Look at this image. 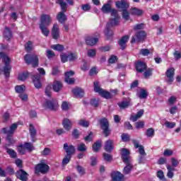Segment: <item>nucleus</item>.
Here are the masks:
<instances>
[{
  "mask_svg": "<svg viewBox=\"0 0 181 181\" xmlns=\"http://www.w3.org/2000/svg\"><path fill=\"white\" fill-rule=\"evenodd\" d=\"M25 49L26 52H31V50L33 49V44L31 42V41H28L25 44Z\"/></svg>",
  "mask_w": 181,
  "mask_h": 181,
  "instance_id": "49530a36",
  "label": "nucleus"
},
{
  "mask_svg": "<svg viewBox=\"0 0 181 181\" xmlns=\"http://www.w3.org/2000/svg\"><path fill=\"white\" fill-rule=\"evenodd\" d=\"M54 56H56V54L53 51L50 49L47 50V57L48 59H52V57H54Z\"/></svg>",
  "mask_w": 181,
  "mask_h": 181,
  "instance_id": "338daca9",
  "label": "nucleus"
},
{
  "mask_svg": "<svg viewBox=\"0 0 181 181\" xmlns=\"http://www.w3.org/2000/svg\"><path fill=\"white\" fill-rule=\"evenodd\" d=\"M29 76H30V73L23 72V74L18 75V80H20V81H25V80H26Z\"/></svg>",
  "mask_w": 181,
  "mask_h": 181,
  "instance_id": "e433bc0d",
  "label": "nucleus"
},
{
  "mask_svg": "<svg viewBox=\"0 0 181 181\" xmlns=\"http://www.w3.org/2000/svg\"><path fill=\"white\" fill-rule=\"evenodd\" d=\"M16 177H18V179H20V180L28 181V175L25 170L22 169L19 170L17 173H16Z\"/></svg>",
  "mask_w": 181,
  "mask_h": 181,
  "instance_id": "2eb2a0df",
  "label": "nucleus"
},
{
  "mask_svg": "<svg viewBox=\"0 0 181 181\" xmlns=\"http://www.w3.org/2000/svg\"><path fill=\"white\" fill-rule=\"evenodd\" d=\"M139 153L140 156H146V152H145V148L144 146H140L139 148Z\"/></svg>",
  "mask_w": 181,
  "mask_h": 181,
  "instance_id": "680f3d73",
  "label": "nucleus"
},
{
  "mask_svg": "<svg viewBox=\"0 0 181 181\" xmlns=\"http://www.w3.org/2000/svg\"><path fill=\"white\" fill-rule=\"evenodd\" d=\"M121 155H122V159L123 160L124 163H127V162L132 161L131 160V156L129 153V150L127 148H122L121 149Z\"/></svg>",
  "mask_w": 181,
  "mask_h": 181,
  "instance_id": "f8f14e48",
  "label": "nucleus"
},
{
  "mask_svg": "<svg viewBox=\"0 0 181 181\" xmlns=\"http://www.w3.org/2000/svg\"><path fill=\"white\" fill-rule=\"evenodd\" d=\"M145 39H146V32L140 30L136 33L132 37L131 43H141V42H144Z\"/></svg>",
  "mask_w": 181,
  "mask_h": 181,
  "instance_id": "0eeeda50",
  "label": "nucleus"
},
{
  "mask_svg": "<svg viewBox=\"0 0 181 181\" xmlns=\"http://www.w3.org/2000/svg\"><path fill=\"white\" fill-rule=\"evenodd\" d=\"M40 74H36L33 76V83L35 88H40L42 87V83L40 82Z\"/></svg>",
  "mask_w": 181,
  "mask_h": 181,
  "instance_id": "aec40b11",
  "label": "nucleus"
},
{
  "mask_svg": "<svg viewBox=\"0 0 181 181\" xmlns=\"http://www.w3.org/2000/svg\"><path fill=\"white\" fill-rule=\"evenodd\" d=\"M126 166L123 169L124 175H129L132 169H134V165H132V161H127L124 163Z\"/></svg>",
  "mask_w": 181,
  "mask_h": 181,
  "instance_id": "6ab92c4d",
  "label": "nucleus"
},
{
  "mask_svg": "<svg viewBox=\"0 0 181 181\" xmlns=\"http://www.w3.org/2000/svg\"><path fill=\"white\" fill-rule=\"evenodd\" d=\"M100 148H101V141H98L93 144V151L94 152H98L100 151Z\"/></svg>",
  "mask_w": 181,
  "mask_h": 181,
  "instance_id": "79ce46f5",
  "label": "nucleus"
},
{
  "mask_svg": "<svg viewBox=\"0 0 181 181\" xmlns=\"http://www.w3.org/2000/svg\"><path fill=\"white\" fill-rule=\"evenodd\" d=\"M24 148L28 151V152H32V151H33L35 149V147L33 146V144L32 143H25L24 144H23Z\"/></svg>",
  "mask_w": 181,
  "mask_h": 181,
  "instance_id": "a19ab883",
  "label": "nucleus"
},
{
  "mask_svg": "<svg viewBox=\"0 0 181 181\" xmlns=\"http://www.w3.org/2000/svg\"><path fill=\"white\" fill-rule=\"evenodd\" d=\"M112 181H125L124 174L119 171H115L111 174Z\"/></svg>",
  "mask_w": 181,
  "mask_h": 181,
  "instance_id": "ddd939ff",
  "label": "nucleus"
},
{
  "mask_svg": "<svg viewBox=\"0 0 181 181\" xmlns=\"http://www.w3.org/2000/svg\"><path fill=\"white\" fill-rule=\"evenodd\" d=\"M40 29L42 35H44V36H45L46 37H47V36H49V35H50V30H49L48 26L40 25Z\"/></svg>",
  "mask_w": 181,
  "mask_h": 181,
  "instance_id": "c756f323",
  "label": "nucleus"
},
{
  "mask_svg": "<svg viewBox=\"0 0 181 181\" xmlns=\"http://www.w3.org/2000/svg\"><path fill=\"white\" fill-rule=\"evenodd\" d=\"M93 87L95 93H98V94H100L103 90L101 88V87H100V83L98 81L93 83Z\"/></svg>",
  "mask_w": 181,
  "mask_h": 181,
  "instance_id": "ea45409f",
  "label": "nucleus"
},
{
  "mask_svg": "<svg viewBox=\"0 0 181 181\" xmlns=\"http://www.w3.org/2000/svg\"><path fill=\"white\" fill-rule=\"evenodd\" d=\"M167 169H168L167 176L170 179H172V177H173V176H175V173H173V172H175V168L172 167V165H168Z\"/></svg>",
  "mask_w": 181,
  "mask_h": 181,
  "instance_id": "72a5a7b5",
  "label": "nucleus"
},
{
  "mask_svg": "<svg viewBox=\"0 0 181 181\" xmlns=\"http://www.w3.org/2000/svg\"><path fill=\"white\" fill-rule=\"evenodd\" d=\"M146 135L148 138H152L155 135V130L152 128L148 129L146 130Z\"/></svg>",
  "mask_w": 181,
  "mask_h": 181,
  "instance_id": "de8ad7c7",
  "label": "nucleus"
},
{
  "mask_svg": "<svg viewBox=\"0 0 181 181\" xmlns=\"http://www.w3.org/2000/svg\"><path fill=\"white\" fill-rule=\"evenodd\" d=\"M52 49L57 50V52H63V50H64V46L60 44L54 45L52 46Z\"/></svg>",
  "mask_w": 181,
  "mask_h": 181,
  "instance_id": "37998d69",
  "label": "nucleus"
},
{
  "mask_svg": "<svg viewBox=\"0 0 181 181\" xmlns=\"http://www.w3.org/2000/svg\"><path fill=\"white\" fill-rule=\"evenodd\" d=\"M95 54H97V51L95 49L88 50V57H95Z\"/></svg>",
  "mask_w": 181,
  "mask_h": 181,
  "instance_id": "bf43d9fd",
  "label": "nucleus"
},
{
  "mask_svg": "<svg viewBox=\"0 0 181 181\" xmlns=\"http://www.w3.org/2000/svg\"><path fill=\"white\" fill-rule=\"evenodd\" d=\"M18 152L21 154V155H25V153H26V148H25V146H23V144L20 145L18 148Z\"/></svg>",
  "mask_w": 181,
  "mask_h": 181,
  "instance_id": "5fc2aeb1",
  "label": "nucleus"
},
{
  "mask_svg": "<svg viewBox=\"0 0 181 181\" xmlns=\"http://www.w3.org/2000/svg\"><path fill=\"white\" fill-rule=\"evenodd\" d=\"M69 103L66 101L62 102V111H69Z\"/></svg>",
  "mask_w": 181,
  "mask_h": 181,
  "instance_id": "0e129e2a",
  "label": "nucleus"
},
{
  "mask_svg": "<svg viewBox=\"0 0 181 181\" xmlns=\"http://www.w3.org/2000/svg\"><path fill=\"white\" fill-rule=\"evenodd\" d=\"M99 124L101 129L103 131L105 136H110V135H111V129H110V122L108 119L105 117L101 118L99 119Z\"/></svg>",
  "mask_w": 181,
  "mask_h": 181,
  "instance_id": "20e7f679",
  "label": "nucleus"
},
{
  "mask_svg": "<svg viewBox=\"0 0 181 181\" xmlns=\"http://www.w3.org/2000/svg\"><path fill=\"white\" fill-rule=\"evenodd\" d=\"M67 56H68V60L69 62H74V60L77 59V55L76 54L71 53Z\"/></svg>",
  "mask_w": 181,
  "mask_h": 181,
  "instance_id": "4d7b16f0",
  "label": "nucleus"
},
{
  "mask_svg": "<svg viewBox=\"0 0 181 181\" xmlns=\"http://www.w3.org/2000/svg\"><path fill=\"white\" fill-rule=\"evenodd\" d=\"M25 86L24 85L21 86H16L15 88V90L16 93H18V94H22V93H25Z\"/></svg>",
  "mask_w": 181,
  "mask_h": 181,
  "instance_id": "c03bdc74",
  "label": "nucleus"
},
{
  "mask_svg": "<svg viewBox=\"0 0 181 181\" xmlns=\"http://www.w3.org/2000/svg\"><path fill=\"white\" fill-rule=\"evenodd\" d=\"M112 1L109 0L107 3L105 4L101 8L102 12L103 13H111V18L110 19V22L107 23L106 29L105 30V35L107 39H110L112 36V31L110 30L112 26H117L119 23V19H121V16L118 14V11L115 10V8H112L111 6V4Z\"/></svg>",
  "mask_w": 181,
  "mask_h": 181,
  "instance_id": "f257e3e1",
  "label": "nucleus"
},
{
  "mask_svg": "<svg viewBox=\"0 0 181 181\" xmlns=\"http://www.w3.org/2000/svg\"><path fill=\"white\" fill-rule=\"evenodd\" d=\"M146 64L145 62H139L136 64V69L138 73H144L146 70Z\"/></svg>",
  "mask_w": 181,
  "mask_h": 181,
  "instance_id": "4be33fe9",
  "label": "nucleus"
},
{
  "mask_svg": "<svg viewBox=\"0 0 181 181\" xmlns=\"http://www.w3.org/2000/svg\"><path fill=\"white\" fill-rule=\"evenodd\" d=\"M165 77L168 78L166 81L168 84H172L175 77V68H168L165 72Z\"/></svg>",
  "mask_w": 181,
  "mask_h": 181,
  "instance_id": "1a4fd4ad",
  "label": "nucleus"
},
{
  "mask_svg": "<svg viewBox=\"0 0 181 181\" xmlns=\"http://www.w3.org/2000/svg\"><path fill=\"white\" fill-rule=\"evenodd\" d=\"M49 168L47 164L40 163L35 167V173H42L43 175H45V173H47V172H49Z\"/></svg>",
  "mask_w": 181,
  "mask_h": 181,
  "instance_id": "9d476101",
  "label": "nucleus"
},
{
  "mask_svg": "<svg viewBox=\"0 0 181 181\" xmlns=\"http://www.w3.org/2000/svg\"><path fill=\"white\" fill-rule=\"evenodd\" d=\"M52 88L55 93H59L63 88V83L59 81H55L53 83Z\"/></svg>",
  "mask_w": 181,
  "mask_h": 181,
  "instance_id": "393cba45",
  "label": "nucleus"
},
{
  "mask_svg": "<svg viewBox=\"0 0 181 181\" xmlns=\"http://www.w3.org/2000/svg\"><path fill=\"white\" fill-rule=\"evenodd\" d=\"M99 94L103 97V98H106L107 100L111 98V93L104 89H103V90Z\"/></svg>",
  "mask_w": 181,
  "mask_h": 181,
  "instance_id": "4c0bfd02",
  "label": "nucleus"
},
{
  "mask_svg": "<svg viewBox=\"0 0 181 181\" xmlns=\"http://www.w3.org/2000/svg\"><path fill=\"white\" fill-rule=\"evenodd\" d=\"M52 23V17H50L49 15L47 14H43L41 16L40 18V25L43 26H50V24Z\"/></svg>",
  "mask_w": 181,
  "mask_h": 181,
  "instance_id": "9b49d317",
  "label": "nucleus"
},
{
  "mask_svg": "<svg viewBox=\"0 0 181 181\" xmlns=\"http://www.w3.org/2000/svg\"><path fill=\"white\" fill-rule=\"evenodd\" d=\"M24 60L27 64H32L33 67H37L39 66V57L36 54H25Z\"/></svg>",
  "mask_w": 181,
  "mask_h": 181,
  "instance_id": "39448f33",
  "label": "nucleus"
},
{
  "mask_svg": "<svg viewBox=\"0 0 181 181\" xmlns=\"http://www.w3.org/2000/svg\"><path fill=\"white\" fill-rule=\"evenodd\" d=\"M57 4L60 5L62 11L58 13L57 20L58 22H59V23H65L66 21H67V16L64 14V12H67V3H66L64 0H57Z\"/></svg>",
  "mask_w": 181,
  "mask_h": 181,
  "instance_id": "f03ea898",
  "label": "nucleus"
},
{
  "mask_svg": "<svg viewBox=\"0 0 181 181\" xmlns=\"http://www.w3.org/2000/svg\"><path fill=\"white\" fill-rule=\"evenodd\" d=\"M43 106L51 111H57V109L59 108V102H57V100L56 99H52L47 100Z\"/></svg>",
  "mask_w": 181,
  "mask_h": 181,
  "instance_id": "6e6552de",
  "label": "nucleus"
},
{
  "mask_svg": "<svg viewBox=\"0 0 181 181\" xmlns=\"http://www.w3.org/2000/svg\"><path fill=\"white\" fill-rule=\"evenodd\" d=\"M129 40V36L124 35L123 37L121 38V40L119 42V45L122 49V50H124L125 47H127V43Z\"/></svg>",
  "mask_w": 181,
  "mask_h": 181,
  "instance_id": "b1692460",
  "label": "nucleus"
},
{
  "mask_svg": "<svg viewBox=\"0 0 181 181\" xmlns=\"http://www.w3.org/2000/svg\"><path fill=\"white\" fill-rule=\"evenodd\" d=\"M76 169H77L78 173H79L81 176L86 175V169H84V168H83L81 165H78L76 167Z\"/></svg>",
  "mask_w": 181,
  "mask_h": 181,
  "instance_id": "8fccbe9b",
  "label": "nucleus"
},
{
  "mask_svg": "<svg viewBox=\"0 0 181 181\" xmlns=\"http://www.w3.org/2000/svg\"><path fill=\"white\" fill-rule=\"evenodd\" d=\"M52 36L53 39L57 40L59 37V25L54 24L52 29Z\"/></svg>",
  "mask_w": 181,
  "mask_h": 181,
  "instance_id": "412c9836",
  "label": "nucleus"
},
{
  "mask_svg": "<svg viewBox=\"0 0 181 181\" xmlns=\"http://www.w3.org/2000/svg\"><path fill=\"white\" fill-rule=\"evenodd\" d=\"M116 6L117 8H120L121 9H127V8H129V3L126 0H120L116 1Z\"/></svg>",
  "mask_w": 181,
  "mask_h": 181,
  "instance_id": "a211bd4d",
  "label": "nucleus"
},
{
  "mask_svg": "<svg viewBox=\"0 0 181 181\" xmlns=\"http://www.w3.org/2000/svg\"><path fill=\"white\" fill-rule=\"evenodd\" d=\"M114 141L112 140H107L105 144V151L106 152H111L114 149V146H112Z\"/></svg>",
  "mask_w": 181,
  "mask_h": 181,
  "instance_id": "cd10ccee",
  "label": "nucleus"
},
{
  "mask_svg": "<svg viewBox=\"0 0 181 181\" xmlns=\"http://www.w3.org/2000/svg\"><path fill=\"white\" fill-rule=\"evenodd\" d=\"M151 54V50L148 49H141L140 50V54H142V56H149Z\"/></svg>",
  "mask_w": 181,
  "mask_h": 181,
  "instance_id": "13d9d810",
  "label": "nucleus"
},
{
  "mask_svg": "<svg viewBox=\"0 0 181 181\" xmlns=\"http://www.w3.org/2000/svg\"><path fill=\"white\" fill-rule=\"evenodd\" d=\"M64 149L65 152L66 153V155H69V156H71L74 152H76V148H74V146L69 145L67 143H65L64 144Z\"/></svg>",
  "mask_w": 181,
  "mask_h": 181,
  "instance_id": "dca6fc26",
  "label": "nucleus"
},
{
  "mask_svg": "<svg viewBox=\"0 0 181 181\" xmlns=\"http://www.w3.org/2000/svg\"><path fill=\"white\" fill-rule=\"evenodd\" d=\"M156 176L160 180H165V174L162 170L157 171Z\"/></svg>",
  "mask_w": 181,
  "mask_h": 181,
  "instance_id": "603ef678",
  "label": "nucleus"
},
{
  "mask_svg": "<svg viewBox=\"0 0 181 181\" xmlns=\"http://www.w3.org/2000/svg\"><path fill=\"white\" fill-rule=\"evenodd\" d=\"M76 149L78 152H86L87 146L84 143H80L77 145Z\"/></svg>",
  "mask_w": 181,
  "mask_h": 181,
  "instance_id": "c9c22d12",
  "label": "nucleus"
},
{
  "mask_svg": "<svg viewBox=\"0 0 181 181\" xmlns=\"http://www.w3.org/2000/svg\"><path fill=\"white\" fill-rule=\"evenodd\" d=\"M130 13H131V15L141 16V15H142V13H144V11H142V10H140V9L134 7V8H132L130 9Z\"/></svg>",
  "mask_w": 181,
  "mask_h": 181,
  "instance_id": "473e14b6",
  "label": "nucleus"
},
{
  "mask_svg": "<svg viewBox=\"0 0 181 181\" xmlns=\"http://www.w3.org/2000/svg\"><path fill=\"white\" fill-rule=\"evenodd\" d=\"M119 108H128L131 105V98H127L118 104Z\"/></svg>",
  "mask_w": 181,
  "mask_h": 181,
  "instance_id": "a878e982",
  "label": "nucleus"
},
{
  "mask_svg": "<svg viewBox=\"0 0 181 181\" xmlns=\"http://www.w3.org/2000/svg\"><path fill=\"white\" fill-rule=\"evenodd\" d=\"M148 97V92L145 89H141L139 93V98L144 100Z\"/></svg>",
  "mask_w": 181,
  "mask_h": 181,
  "instance_id": "58836bf2",
  "label": "nucleus"
},
{
  "mask_svg": "<svg viewBox=\"0 0 181 181\" xmlns=\"http://www.w3.org/2000/svg\"><path fill=\"white\" fill-rule=\"evenodd\" d=\"M73 76H74V71H69L65 73V82L68 84H74V81H76V80L74 78H72Z\"/></svg>",
  "mask_w": 181,
  "mask_h": 181,
  "instance_id": "4468645a",
  "label": "nucleus"
},
{
  "mask_svg": "<svg viewBox=\"0 0 181 181\" xmlns=\"http://www.w3.org/2000/svg\"><path fill=\"white\" fill-rule=\"evenodd\" d=\"M17 128H18V124L14 123L11 125L9 129L8 128H3V129H2L4 134H7L6 139L8 142V144H7L8 148H9V146H11V145H13V144H15V140H13V139H12V135H13V134H15V131H16Z\"/></svg>",
  "mask_w": 181,
  "mask_h": 181,
  "instance_id": "7ed1b4c3",
  "label": "nucleus"
},
{
  "mask_svg": "<svg viewBox=\"0 0 181 181\" xmlns=\"http://www.w3.org/2000/svg\"><path fill=\"white\" fill-rule=\"evenodd\" d=\"M3 148L4 149H6V153H8V155H9L10 158H12L13 159L16 158L17 156V153L16 151H15L12 148H9V147H8V144H5Z\"/></svg>",
  "mask_w": 181,
  "mask_h": 181,
  "instance_id": "5701e85b",
  "label": "nucleus"
},
{
  "mask_svg": "<svg viewBox=\"0 0 181 181\" xmlns=\"http://www.w3.org/2000/svg\"><path fill=\"white\" fill-rule=\"evenodd\" d=\"M4 36L5 39H6L7 40H9V39L12 37V33L11 32V30L9 29V28L8 27L5 28Z\"/></svg>",
  "mask_w": 181,
  "mask_h": 181,
  "instance_id": "f704fd0d",
  "label": "nucleus"
},
{
  "mask_svg": "<svg viewBox=\"0 0 181 181\" xmlns=\"http://www.w3.org/2000/svg\"><path fill=\"white\" fill-rule=\"evenodd\" d=\"M144 26L145 24L144 23L136 24L134 26V30H141V29H144Z\"/></svg>",
  "mask_w": 181,
  "mask_h": 181,
  "instance_id": "69168bd1",
  "label": "nucleus"
},
{
  "mask_svg": "<svg viewBox=\"0 0 181 181\" xmlns=\"http://www.w3.org/2000/svg\"><path fill=\"white\" fill-rule=\"evenodd\" d=\"M172 155H173V151L169 148L165 149L163 152L164 156H172Z\"/></svg>",
  "mask_w": 181,
  "mask_h": 181,
  "instance_id": "e2e57ef3",
  "label": "nucleus"
},
{
  "mask_svg": "<svg viewBox=\"0 0 181 181\" xmlns=\"http://www.w3.org/2000/svg\"><path fill=\"white\" fill-rule=\"evenodd\" d=\"M78 125H81V127H85L87 128V127H88L89 123L88 122L84 120V119H81L78 122Z\"/></svg>",
  "mask_w": 181,
  "mask_h": 181,
  "instance_id": "774afa93",
  "label": "nucleus"
},
{
  "mask_svg": "<svg viewBox=\"0 0 181 181\" xmlns=\"http://www.w3.org/2000/svg\"><path fill=\"white\" fill-rule=\"evenodd\" d=\"M71 159V156L66 155L65 157L62 160L63 166H66V165H67V163H69L70 162Z\"/></svg>",
  "mask_w": 181,
  "mask_h": 181,
  "instance_id": "09e8293b",
  "label": "nucleus"
},
{
  "mask_svg": "<svg viewBox=\"0 0 181 181\" xmlns=\"http://www.w3.org/2000/svg\"><path fill=\"white\" fill-rule=\"evenodd\" d=\"M0 59H3L5 66L4 68V73L6 77H9V74H11V66H9V62H11V59L4 54V52H0Z\"/></svg>",
  "mask_w": 181,
  "mask_h": 181,
  "instance_id": "423d86ee",
  "label": "nucleus"
},
{
  "mask_svg": "<svg viewBox=\"0 0 181 181\" xmlns=\"http://www.w3.org/2000/svg\"><path fill=\"white\" fill-rule=\"evenodd\" d=\"M50 153H52V150L49 148H45L41 151V155H42V156H48Z\"/></svg>",
  "mask_w": 181,
  "mask_h": 181,
  "instance_id": "864d4df0",
  "label": "nucleus"
},
{
  "mask_svg": "<svg viewBox=\"0 0 181 181\" xmlns=\"http://www.w3.org/2000/svg\"><path fill=\"white\" fill-rule=\"evenodd\" d=\"M45 94L47 95V97L52 96V86H47L45 88Z\"/></svg>",
  "mask_w": 181,
  "mask_h": 181,
  "instance_id": "052dcab7",
  "label": "nucleus"
},
{
  "mask_svg": "<svg viewBox=\"0 0 181 181\" xmlns=\"http://www.w3.org/2000/svg\"><path fill=\"white\" fill-rule=\"evenodd\" d=\"M62 125L66 131H70L73 128V122L67 118L63 119Z\"/></svg>",
  "mask_w": 181,
  "mask_h": 181,
  "instance_id": "f3484780",
  "label": "nucleus"
},
{
  "mask_svg": "<svg viewBox=\"0 0 181 181\" xmlns=\"http://www.w3.org/2000/svg\"><path fill=\"white\" fill-rule=\"evenodd\" d=\"M122 18L124 21H129V12L127 9L123 10Z\"/></svg>",
  "mask_w": 181,
  "mask_h": 181,
  "instance_id": "3c124183",
  "label": "nucleus"
},
{
  "mask_svg": "<svg viewBox=\"0 0 181 181\" xmlns=\"http://www.w3.org/2000/svg\"><path fill=\"white\" fill-rule=\"evenodd\" d=\"M29 132H30V135L33 141L37 134V132L36 131V129H35V127H33V124H32L29 125Z\"/></svg>",
  "mask_w": 181,
  "mask_h": 181,
  "instance_id": "2f4dec72",
  "label": "nucleus"
},
{
  "mask_svg": "<svg viewBox=\"0 0 181 181\" xmlns=\"http://www.w3.org/2000/svg\"><path fill=\"white\" fill-rule=\"evenodd\" d=\"M142 115H144V110H140L135 115L131 116L130 120L133 121V122H136Z\"/></svg>",
  "mask_w": 181,
  "mask_h": 181,
  "instance_id": "c85d7f7f",
  "label": "nucleus"
},
{
  "mask_svg": "<svg viewBox=\"0 0 181 181\" xmlns=\"http://www.w3.org/2000/svg\"><path fill=\"white\" fill-rule=\"evenodd\" d=\"M152 71H153V69L151 68L146 69V71L144 73V78H149L151 76H152Z\"/></svg>",
  "mask_w": 181,
  "mask_h": 181,
  "instance_id": "a18cd8bd",
  "label": "nucleus"
},
{
  "mask_svg": "<svg viewBox=\"0 0 181 181\" xmlns=\"http://www.w3.org/2000/svg\"><path fill=\"white\" fill-rule=\"evenodd\" d=\"M164 125H165V127H166L167 128L172 129V128H175V127H176V123H175V122H170L166 121V122L164 123Z\"/></svg>",
  "mask_w": 181,
  "mask_h": 181,
  "instance_id": "6e6d98bb",
  "label": "nucleus"
},
{
  "mask_svg": "<svg viewBox=\"0 0 181 181\" xmlns=\"http://www.w3.org/2000/svg\"><path fill=\"white\" fill-rule=\"evenodd\" d=\"M72 93L77 98H81V97L84 96V90L80 88L73 89Z\"/></svg>",
  "mask_w": 181,
  "mask_h": 181,
  "instance_id": "bb28decb",
  "label": "nucleus"
},
{
  "mask_svg": "<svg viewBox=\"0 0 181 181\" xmlns=\"http://www.w3.org/2000/svg\"><path fill=\"white\" fill-rule=\"evenodd\" d=\"M97 42H98V38H93L91 37H88L86 40V45H88L89 46H94Z\"/></svg>",
  "mask_w": 181,
  "mask_h": 181,
  "instance_id": "7c9ffc66",
  "label": "nucleus"
}]
</instances>
